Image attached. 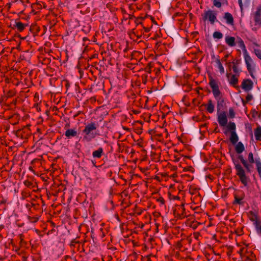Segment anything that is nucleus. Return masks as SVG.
Instances as JSON below:
<instances>
[{
  "instance_id": "nucleus-1",
  "label": "nucleus",
  "mask_w": 261,
  "mask_h": 261,
  "mask_svg": "<svg viewBox=\"0 0 261 261\" xmlns=\"http://www.w3.org/2000/svg\"><path fill=\"white\" fill-rule=\"evenodd\" d=\"M98 126V123L91 122L88 123L85 128L83 130V133L84 134L83 139L87 142H90L94 139L99 134L93 131L96 130Z\"/></svg>"
},
{
  "instance_id": "nucleus-2",
  "label": "nucleus",
  "mask_w": 261,
  "mask_h": 261,
  "mask_svg": "<svg viewBox=\"0 0 261 261\" xmlns=\"http://www.w3.org/2000/svg\"><path fill=\"white\" fill-rule=\"evenodd\" d=\"M217 121L221 127H222L223 133L228 135V124L227 111L217 112Z\"/></svg>"
},
{
  "instance_id": "nucleus-3",
  "label": "nucleus",
  "mask_w": 261,
  "mask_h": 261,
  "mask_svg": "<svg viewBox=\"0 0 261 261\" xmlns=\"http://www.w3.org/2000/svg\"><path fill=\"white\" fill-rule=\"evenodd\" d=\"M245 62L246 65L247 69L252 78H254L253 72L254 70L255 66L253 60L247 53H244Z\"/></svg>"
},
{
  "instance_id": "nucleus-4",
  "label": "nucleus",
  "mask_w": 261,
  "mask_h": 261,
  "mask_svg": "<svg viewBox=\"0 0 261 261\" xmlns=\"http://www.w3.org/2000/svg\"><path fill=\"white\" fill-rule=\"evenodd\" d=\"M236 126L234 122H230L229 124V141L232 144L234 145L239 141V137L236 131Z\"/></svg>"
},
{
  "instance_id": "nucleus-5",
  "label": "nucleus",
  "mask_w": 261,
  "mask_h": 261,
  "mask_svg": "<svg viewBox=\"0 0 261 261\" xmlns=\"http://www.w3.org/2000/svg\"><path fill=\"white\" fill-rule=\"evenodd\" d=\"M210 80L209 84L212 89L213 95L215 98L222 96V94L219 90V86L215 80L213 79L212 75L208 76Z\"/></svg>"
},
{
  "instance_id": "nucleus-6",
  "label": "nucleus",
  "mask_w": 261,
  "mask_h": 261,
  "mask_svg": "<svg viewBox=\"0 0 261 261\" xmlns=\"http://www.w3.org/2000/svg\"><path fill=\"white\" fill-rule=\"evenodd\" d=\"M238 44V47L242 49L244 53H247L244 41L239 37L236 38L229 37V46H234Z\"/></svg>"
},
{
  "instance_id": "nucleus-7",
  "label": "nucleus",
  "mask_w": 261,
  "mask_h": 261,
  "mask_svg": "<svg viewBox=\"0 0 261 261\" xmlns=\"http://www.w3.org/2000/svg\"><path fill=\"white\" fill-rule=\"evenodd\" d=\"M237 174L239 176L241 182L245 186L247 185V178L245 175V171L241 165L239 164H236Z\"/></svg>"
},
{
  "instance_id": "nucleus-8",
  "label": "nucleus",
  "mask_w": 261,
  "mask_h": 261,
  "mask_svg": "<svg viewBox=\"0 0 261 261\" xmlns=\"http://www.w3.org/2000/svg\"><path fill=\"white\" fill-rule=\"evenodd\" d=\"M201 16L204 21L208 19L212 24L214 23L217 19L216 14L211 10L205 11Z\"/></svg>"
},
{
  "instance_id": "nucleus-9",
  "label": "nucleus",
  "mask_w": 261,
  "mask_h": 261,
  "mask_svg": "<svg viewBox=\"0 0 261 261\" xmlns=\"http://www.w3.org/2000/svg\"><path fill=\"white\" fill-rule=\"evenodd\" d=\"M216 99L217 100V112L227 111L226 98L222 96Z\"/></svg>"
},
{
  "instance_id": "nucleus-10",
  "label": "nucleus",
  "mask_w": 261,
  "mask_h": 261,
  "mask_svg": "<svg viewBox=\"0 0 261 261\" xmlns=\"http://www.w3.org/2000/svg\"><path fill=\"white\" fill-rule=\"evenodd\" d=\"M253 83L249 79H245L243 80L241 84V88L245 92H249L253 88Z\"/></svg>"
},
{
  "instance_id": "nucleus-11",
  "label": "nucleus",
  "mask_w": 261,
  "mask_h": 261,
  "mask_svg": "<svg viewBox=\"0 0 261 261\" xmlns=\"http://www.w3.org/2000/svg\"><path fill=\"white\" fill-rule=\"evenodd\" d=\"M228 57V54H226L225 55L224 57L220 60L219 58H216L215 60V62L218 66V68L219 69V71L221 74H223L225 72L224 68L223 66L222 63L223 62H225V64H227V58Z\"/></svg>"
},
{
  "instance_id": "nucleus-12",
  "label": "nucleus",
  "mask_w": 261,
  "mask_h": 261,
  "mask_svg": "<svg viewBox=\"0 0 261 261\" xmlns=\"http://www.w3.org/2000/svg\"><path fill=\"white\" fill-rule=\"evenodd\" d=\"M254 20L255 25L261 26V5L258 6L256 11L253 14Z\"/></svg>"
},
{
  "instance_id": "nucleus-13",
  "label": "nucleus",
  "mask_w": 261,
  "mask_h": 261,
  "mask_svg": "<svg viewBox=\"0 0 261 261\" xmlns=\"http://www.w3.org/2000/svg\"><path fill=\"white\" fill-rule=\"evenodd\" d=\"M29 134V129L26 126H24L22 129H19L15 132V135L17 137L23 139L26 138Z\"/></svg>"
},
{
  "instance_id": "nucleus-14",
  "label": "nucleus",
  "mask_w": 261,
  "mask_h": 261,
  "mask_svg": "<svg viewBox=\"0 0 261 261\" xmlns=\"http://www.w3.org/2000/svg\"><path fill=\"white\" fill-rule=\"evenodd\" d=\"M27 27H28V24L23 23L21 21L16 20L13 29L16 28L18 32H22Z\"/></svg>"
},
{
  "instance_id": "nucleus-15",
  "label": "nucleus",
  "mask_w": 261,
  "mask_h": 261,
  "mask_svg": "<svg viewBox=\"0 0 261 261\" xmlns=\"http://www.w3.org/2000/svg\"><path fill=\"white\" fill-rule=\"evenodd\" d=\"M77 135V132L75 129H68L65 133V135L68 138H71L72 137H74L76 136Z\"/></svg>"
},
{
  "instance_id": "nucleus-16",
  "label": "nucleus",
  "mask_w": 261,
  "mask_h": 261,
  "mask_svg": "<svg viewBox=\"0 0 261 261\" xmlns=\"http://www.w3.org/2000/svg\"><path fill=\"white\" fill-rule=\"evenodd\" d=\"M235 145V150L238 154H240L243 152L245 150V147L243 144L241 142H239L236 143Z\"/></svg>"
},
{
  "instance_id": "nucleus-17",
  "label": "nucleus",
  "mask_w": 261,
  "mask_h": 261,
  "mask_svg": "<svg viewBox=\"0 0 261 261\" xmlns=\"http://www.w3.org/2000/svg\"><path fill=\"white\" fill-rule=\"evenodd\" d=\"M103 153V149L102 147H99L96 150H95L92 153V156L95 158H100Z\"/></svg>"
},
{
  "instance_id": "nucleus-18",
  "label": "nucleus",
  "mask_w": 261,
  "mask_h": 261,
  "mask_svg": "<svg viewBox=\"0 0 261 261\" xmlns=\"http://www.w3.org/2000/svg\"><path fill=\"white\" fill-rule=\"evenodd\" d=\"M218 228H220V231H222L224 234H226L228 230V227L225 222L220 223Z\"/></svg>"
},
{
  "instance_id": "nucleus-19",
  "label": "nucleus",
  "mask_w": 261,
  "mask_h": 261,
  "mask_svg": "<svg viewBox=\"0 0 261 261\" xmlns=\"http://www.w3.org/2000/svg\"><path fill=\"white\" fill-rule=\"evenodd\" d=\"M254 136L257 141H261V126L257 127L254 130Z\"/></svg>"
},
{
  "instance_id": "nucleus-20",
  "label": "nucleus",
  "mask_w": 261,
  "mask_h": 261,
  "mask_svg": "<svg viewBox=\"0 0 261 261\" xmlns=\"http://www.w3.org/2000/svg\"><path fill=\"white\" fill-rule=\"evenodd\" d=\"M206 109L207 112L210 113H212L214 111V105L213 103L212 100L211 99H209L208 100L207 104L206 105Z\"/></svg>"
},
{
  "instance_id": "nucleus-21",
  "label": "nucleus",
  "mask_w": 261,
  "mask_h": 261,
  "mask_svg": "<svg viewBox=\"0 0 261 261\" xmlns=\"http://www.w3.org/2000/svg\"><path fill=\"white\" fill-rule=\"evenodd\" d=\"M213 5L217 8H220L222 4L227 3V0H212Z\"/></svg>"
},
{
  "instance_id": "nucleus-22",
  "label": "nucleus",
  "mask_w": 261,
  "mask_h": 261,
  "mask_svg": "<svg viewBox=\"0 0 261 261\" xmlns=\"http://www.w3.org/2000/svg\"><path fill=\"white\" fill-rule=\"evenodd\" d=\"M239 76V75L238 74L232 75L230 79L229 84H231L233 86H236L238 84V82Z\"/></svg>"
},
{
  "instance_id": "nucleus-23",
  "label": "nucleus",
  "mask_w": 261,
  "mask_h": 261,
  "mask_svg": "<svg viewBox=\"0 0 261 261\" xmlns=\"http://www.w3.org/2000/svg\"><path fill=\"white\" fill-rule=\"evenodd\" d=\"M239 159H240L242 163L244 165V167L246 169L248 172H250V166L246 162V161L243 159L242 155L239 156Z\"/></svg>"
},
{
  "instance_id": "nucleus-24",
  "label": "nucleus",
  "mask_w": 261,
  "mask_h": 261,
  "mask_svg": "<svg viewBox=\"0 0 261 261\" xmlns=\"http://www.w3.org/2000/svg\"><path fill=\"white\" fill-rule=\"evenodd\" d=\"M228 144V140L226 139V140H222L221 143V149H223V151H226V149L227 148ZM224 156H225V152H223Z\"/></svg>"
},
{
  "instance_id": "nucleus-25",
  "label": "nucleus",
  "mask_w": 261,
  "mask_h": 261,
  "mask_svg": "<svg viewBox=\"0 0 261 261\" xmlns=\"http://www.w3.org/2000/svg\"><path fill=\"white\" fill-rule=\"evenodd\" d=\"M228 188L226 187V185H225V187L221 190V196L223 199H227V195H228Z\"/></svg>"
},
{
  "instance_id": "nucleus-26",
  "label": "nucleus",
  "mask_w": 261,
  "mask_h": 261,
  "mask_svg": "<svg viewBox=\"0 0 261 261\" xmlns=\"http://www.w3.org/2000/svg\"><path fill=\"white\" fill-rule=\"evenodd\" d=\"M255 164H256L257 170L258 173L259 177L261 178V162L260 161V160L259 159L256 160Z\"/></svg>"
},
{
  "instance_id": "nucleus-27",
  "label": "nucleus",
  "mask_w": 261,
  "mask_h": 261,
  "mask_svg": "<svg viewBox=\"0 0 261 261\" xmlns=\"http://www.w3.org/2000/svg\"><path fill=\"white\" fill-rule=\"evenodd\" d=\"M0 198H2V199L0 200V206H2V205H4V209H6V204L9 203L8 202V199L7 198H4L3 196H1Z\"/></svg>"
},
{
  "instance_id": "nucleus-28",
  "label": "nucleus",
  "mask_w": 261,
  "mask_h": 261,
  "mask_svg": "<svg viewBox=\"0 0 261 261\" xmlns=\"http://www.w3.org/2000/svg\"><path fill=\"white\" fill-rule=\"evenodd\" d=\"M233 63V66H232V69L233 72L236 73L235 74H239L240 72V69L239 68L238 65L237 64L234 63V62Z\"/></svg>"
},
{
  "instance_id": "nucleus-29",
  "label": "nucleus",
  "mask_w": 261,
  "mask_h": 261,
  "mask_svg": "<svg viewBox=\"0 0 261 261\" xmlns=\"http://www.w3.org/2000/svg\"><path fill=\"white\" fill-rule=\"evenodd\" d=\"M148 16V15L147 14H146L144 17H138L136 18L135 20V23L136 24V25H138L139 24L142 25V22L141 21H139V19L144 20L145 19V18L147 17Z\"/></svg>"
},
{
  "instance_id": "nucleus-30",
  "label": "nucleus",
  "mask_w": 261,
  "mask_h": 261,
  "mask_svg": "<svg viewBox=\"0 0 261 261\" xmlns=\"http://www.w3.org/2000/svg\"><path fill=\"white\" fill-rule=\"evenodd\" d=\"M252 98V95L251 94H248L246 97V100L242 99V102L243 105L245 106L246 104V103L251 100Z\"/></svg>"
},
{
  "instance_id": "nucleus-31",
  "label": "nucleus",
  "mask_w": 261,
  "mask_h": 261,
  "mask_svg": "<svg viewBox=\"0 0 261 261\" xmlns=\"http://www.w3.org/2000/svg\"><path fill=\"white\" fill-rule=\"evenodd\" d=\"M30 30L33 34H37L39 31V28L36 25H31Z\"/></svg>"
},
{
  "instance_id": "nucleus-32",
  "label": "nucleus",
  "mask_w": 261,
  "mask_h": 261,
  "mask_svg": "<svg viewBox=\"0 0 261 261\" xmlns=\"http://www.w3.org/2000/svg\"><path fill=\"white\" fill-rule=\"evenodd\" d=\"M153 64L152 62H149L147 64L144 70L146 72L150 73L151 72V68L153 67Z\"/></svg>"
},
{
  "instance_id": "nucleus-33",
  "label": "nucleus",
  "mask_w": 261,
  "mask_h": 261,
  "mask_svg": "<svg viewBox=\"0 0 261 261\" xmlns=\"http://www.w3.org/2000/svg\"><path fill=\"white\" fill-rule=\"evenodd\" d=\"M22 198L24 199L30 196V192L27 190H24L21 192Z\"/></svg>"
},
{
  "instance_id": "nucleus-34",
  "label": "nucleus",
  "mask_w": 261,
  "mask_h": 261,
  "mask_svg": "<svg viewBox=\"0 0 261 261\" xmlns=\"http://www.w3.org/2000/svg\"><path fill=\"white\" fill-rule=\"evenodd\" d=\"M213 37L216 39H221L223 37V34L220 32H215L213 33Z\"/></svg>"
},
{
  "instance_id": "nucleus-35",
  "label": "nucleus",
  "mask_w": 261,
  "mask_h": 261,
  "mask_svg": "<svg viewBox=\"0 0 261 261\" xmlns=\"http://www.w3.org/2000/svg\"><path fill=\"white\" fill-rule=\"evenodd\" d=\"M255 225V227L258 232H260L261 233V223L258 222V221H256L254 223Z\"/></svg>"
},
{
  "instance_id": "nucleus-36",
  "label": "nucleus",
  "mask_w": 261,
  "mask_h": 261,
  "mask_svg": "<svg viewBox=\"0 0 261 261\" xmlns=\"http://www.w3.org/2000/svg\"><path fill=\"white\" fill-rule=\"evenodd\" d=\"M254 53L256 56V57L261 60V50L259 49L254 48Z\"/></svg>"
},
{
  "instance_id": "nucleus-37",
  "label": "nucleus",
  "mask_w": 261,
  "mask_h": 261,
  "mask_svg": "<svg viewBox=\"0 0 261 261\" xmlns=\"http://www.w3.org/2000/svg\"><path fill=\"white\" fill-rule=\"evenodd\" d=\"M28 218L31 223H36L38 221V218L37 217L28 216Z\"/></svg>"
},
{
  "instance_id": "nucleus-38",
  "label": "nucleus",
  "mask_w": 261,
  "mask_h": 261,
  "mask_svg": "<svg viewBox=\"0 0 261 261\" xmlns=\"http://www.w3.org/2000/svg\"><path fill=\"white\" fill-rule=\"evenodd\" d=\"M182 240H180V241H178L177 243H176V248L178 249H179V250H181V249L182 248Z\"/></svg>"
},
{
  "instance_id": "nucleus-39",
  "label": "nucleus",
  "mask_w": 261,
  "mask_h": 261,
  "mask_svg": "<svg viewBox=\"0 0 261 261\" xmlns=\"http://www.w3.org/2000/svg\"><path fill=\"white\" fill-rule=\"evenodd\" d=\"M248 161L250 163H254L253 155L252 152H250L248 154Z\"/></svg>"
},
{
  "instance_id": "nucleus-40",
  "label": "nucleus",
  "mask_w": 261,
  "mask_h": 261,
  "mask_svg": "<svg viewBox=\"0 0 261 261\" xmlns=\"http://www.w3.org/2000/svg\"><path fill=\"white\" fill-rule=\"evenodd\" d=\"M24 184L27 187L31 188V187H32L33 183L31 181L27 180L24 181Z\"/></svg>"
},
{
  "instance_id": "nucleus-41",
  "label": "nucleus",
  "mask_w": 261,
  "mask_h": 261,
  "mask_svg": "<svg viewBox=\"0 0 261 261\" xmlns=\"http://www.w3.org/2000/svg\"><path fill=\"white\" fill-rule=\"evenodd\" d=\"M229 118H233L234 117V112L232 109H229Z\"/></svg>"
},
{
  "instance_id": "nucleus-42",
  "label": "nucleus",
  "mask_w": 261,
  "mask_h": 261,
  "mask_svg": "<svg viewBox=\"0 0 261 261\" xmlns=\"http://www.w3.org/2000/svg\"><path fill=\"white\" fill-rule=\"evenodd\" d=\"M242 200V199L241 198H238L237 196H236L234 203L241 204Z\"/></svg>"
},
{
  "instance_id": "nucleus-43",
  "label": "nucleus",
  "mask_w": 261,
  "mask_h": 261,
  "mask_svg": "<svg viewBox=\"0 0 261 261\" xmlns=\"http://www.w3.org/2000/svg\"><path fill=\"white\" fill-rule=\"evenodd\" d=\"M157 201L159 202H160L162 204H164L165 203L164 199L162 197H160L158 199Z\"/></svg>"
},
{
  "instance_id": "nucleus-44",
  "label": "nucleus",
  "mask_w": 261,
  "mask_h": 261,
  "mask_svg": "<svg viewBox=\"0 0 261 261\" xmlns=\"http://www.w3.org/2000/svg\"><path fill=\"white\" fill-rule=\"evenodd\" d=\"M229 24L233 25V18L232 15L229 13Z\"/></svg>"
},
{
  "instance_id": "nucleus-45",
  "label": "nucleus",
  "mask_w": 261,
  "mask_h": 261,
  "mask_svg": "<svg viewBox=\"0 0 261 261\" xmlns=\"http://www.w3.org/2000/svg\"><path fill=\"white\" fill-rule=\"evenodd\" d=\"M79 241H76V239H72L70 242L71 246H74L75 244L76 243H79Z\"/></svg>"
},
{
  "instance_id": "nucleus-46",
  "label": "nucleus",
  "mask_w": 261,
  "mask_h": 261,
  "mask_svg": "<svg viewBox=\"0 0 261 261\" xmlns=\"http://www.w3.org/2000/svg\"><path fill=\"white\" fill-rule=\"evenodd\" d=\"M224 18L226 20V22L228 23V12H226L225 13Z\"/></svg>"
},
{
  "instance_id": "nucleus-47",
  "label": "nucleus",
  "mask_w": 261,
  "mask_h": 261,
  "mask_svg": "<svg viewBox=\"0 0 261 261\" xmlns=\"http://www.w3.org/2000/svg\"><path fill=\"white\" fill-rule=\"evenodd\" d=\"M143 29L144 30V31L146 33L149 32L150 31V28H147V27H143Z\"/></svg>"
},
{
  "instance_id": "nucleus-48",
  "label": "nucleus",
  "mask_w": 261,
  "mask_h": 261,
  "mask_svg": "<svg viewBox=\"0 0 261 261\" xmlns=\"http://www.w3.org/2000/svg\"><path fill=\"white\" fill-rule=\"evenodd\" d=\"M100 232H101V237L102 238H103L105 237V234L104 232H103V229L100 228Z\"/></svg>"
},
{
  "instance_id": "nucleus-49",
  "label": "nucleus",
  "mask_w": 261,
  "mask_h": 261,
  "mask_svg": "<svg viewBox=\"0 0 261 261\" xmlns=\"http://www.w3.org/2000/svg\"><path fill=\"white\" fill-rule=\"evenodd\" d=\"M214 132L216 133L220 132V130L218 126L215 127V129L214 130Z\"/></svg>"
},
{
  "instance_id": "nucleus-50",
  "label": "nucleus",
  "mask_w": 261,
  "mask_h": 261,
  "mask_svg": "<svg viewBox=\"0 0 261 261\" xmlns=\"http://www.w3.org/2000/svg\"><path fill=\"white\" fill-rule=\"evenodd\" d=\"M238 2L241 9H242L243 4L242 0H238Z\"/></svg>"
},
{
  "instance_id": "nucleus-51",
  "label": "nucleus",
  "mask_w": 261,
  "mask_h": 261,
  "mask_svg": "<svg viewBox=\"0 0 261 261\" xmlns=\"http://www.w3.org/2000/svg\"><path fill=\"white\" fill-rule=\"evenodd\" d=\"M135 18V16L133 14H129L128 15V19H133V18Z\"/></svg>"
},
{
  "instance_id": "nucleus-52",
  "label": "nucleus",
  "mask_w": 261,
  "mask_h": 261,
  "mask_svg": "<svg viewBox=\"0 0 261 261\" xmlns=\"http://www.w3.org/2000/svg\"><path fill=\"white\" fill-rule=\"evenodd\" d=\"M193 119L194 120H195V121H200V119H199L198 117H193Z\"/></svg>"
},
{
  "instance_id": "nucleus-53",
  "label": "nucleus",
  "mask_w": 261,
  "mask_h": 261,
  "mask_svg": "<svg viewBox=\"0 0 261 261\" xmlns=\"http://www.w3.org/2000/svg\"><path fill=\"white\" fill-rule=\"evenodd\" d=\"M228 41H229V40H228V36H225V42L226 43L228 44Z\"/></svg>"
},
{
  "instance_id": "nucleus-54",
  "label": "nucleus",
  "mask_w": 261,
  "mask_h": 261,
  "mask_svg": "<svg viewBox=\"0 0 261 261\" xmlns=\"http://www.w3.org/2000/svg\"><path fill=\"white\" fill-rule=\"evenodd\" d=\"M206 116H205L204 115H203L202 116V118L200 119V121L201 120L204 121L206 119Z\"/></svg>"
},
{
  "instance_id": "nucleus-55",
  "label": "nucleus",
  "mask_w": 261,
  "mask_h": 261,
  "mask_svg": "<svg viewBox=\"0 0 261 261\" xmlns=\"http://www.w3.org/2000/svg\"><path fill=\"white\" fill-rule=\"evenodd\" d=\"M224 176H225V177H223V181H224V182H226L225 181V179H228V178L227 177V175L225 174Z\"/></svg>"
},
{
  "instance_id": "nucleus-56",
  "label": "nucleus",
  "mask_w": 261,
  "mask_h": 261,
  "mask_svg": "<svg viewBox=\"0 0 261 261\" xmlns=\"http://www.w3.org/2000/svg\"><path fill=\"white\" fill-rule=\"evenodd\" d=\"M161 44V42H158L156 43V46L159 47V46H160Z\"/></svg>"
},
{
  "instance_id": "nucleus-57",
  "label": "nucleus",
  "mask_w": 261,
  "mask_h": 261,
  "mask_svg": "<svg viewBox=\"0 0 261 261\" xmlns=\"http://www.w3.org/2000/svg\"><path fill=\"white\" fill-rule=\"evenodd\" d=\"M171 176L173 178L176 177H177V174L176 173H175Z\"/></svg>"
},
{
  "instance_id": "nucleus-58",
  "label": "nucleus",
  "mask_w": 261,
  "mask_h": 261,
  "mask_svg": "<svg viewBox=\"0 0 261 261\" xmlns=\"http://www.w3.org/2000/svg\"><path fill=\"white\" fill-rule=\"evenodd\" d=\"M147 261H151L150 255L146 256Z\"/></svg>"
},
{
  "instance_id": "nucleus-59",
  "label": "nucleus",
  "mask_w": 261,
  "mask_h": 261,
  "mask_svg": "<svg viewBox=\"0 0 261 261\" xmlns=\"http://www.w3.org/2000/svg\"><path fill=\"white\" fill-rule=\"evenodd\" d=\"M180 206H181V208H182V211H183V212H184V211H185V207H184V204H181V205H180Z\"/></svg>"
},
{
  "instance_id": "nucleus-60",
  "label": "nucleus",
  "mask_w": 261,
  "mask_h": 261,
  "mask_svg": "<svg viewBox=\"0 0 261 261\" xmlns=\"http://www.w3.org/2000/svg\"><path fill=\"white\" fill-rule=\"evenodd\" d=\"M229 226H231V223H234V221H233V220H229Z\"/></svg>"
},
{
  "instance_id": "nucleus-61",
  "label": "nucleus",
  "mask_w": 261,
  "mask_h": 261,
  "mask_svg": "<svg viewBox=\"0 0 261 261\" xmlns=\"http://www.w3.org/2000/svg\"><path fill=\"white\" fill-rule=\"evenodd\" d=\"M179 197L177 196H175L174 197V199H179Z\"/></svg>"
},
{
  "instance_id": "nucleus-62",
  "label": "nucleus",
  "mask_w": 261,
  "mask_h": 261,
  "mask_svg": "<svg viewBox=\"0 0 261 261\" xmlns=\"http://www.w3.org/2000/svg\"><path fill=\"white\" fill-rule=\"evenodd\" d=\"M13 95L12 94V93H11V92L10 91L8 93V96H12Z\"/></svg>"
},
{
  "instance_id": "nucleus-63",
  "label": "nucleus",
  "mask_w": 261,
  "mask_h": 261,
  "mask_svg": "<svg viewBox=\"0 0 261 261\" xmlns=\"http://www.w3.org/2000/svg\"><path fill=\"white\" fill-rule=\"evenodd\" d=\"M226 76L227 78H228V72L227 70L226 71Z\"/></svg>"
},
{
  "instance_id": "nucleus-64",
  "label": "nucleus",
  "mask_w": 261,
  "mask_h": 261,
  "mask_svg": "<svg viewBox=\"0 0 261 261\" xmlns=\"http://www.w3.org/2000/svg\"><path fill=\"white\" fill-rule=\"evenodd\" d=\"M253 44H254V45L256 46H259V45H258L257 43H255V42H254V43H253Z\"/></svg>"
}]
</instances>
